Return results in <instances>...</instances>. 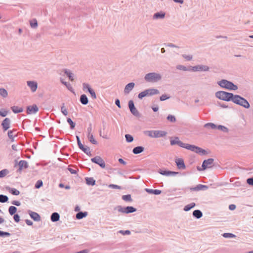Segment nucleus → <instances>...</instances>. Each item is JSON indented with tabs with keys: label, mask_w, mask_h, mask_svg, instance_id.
Listing matches in <instances>:
<instances>
[{
	"label": "nucleus",
	"mask_w": 253,
	"mask_h": 253,
	"mask_svg": "<svg viewBox=\"0 0 253 253\" xmlns=\"http://www.w3.org/2000/svg\"><path fill=\"white\" fill-rule=\"evenodd\" d=\"M170 144L172 146L177 145L180 147L184 148L197 154H202L203 155H207L208 154L205 150L203 149L200 147L194 145L183 143L182 141L179 140V139L178 137H175L173 139H171L170 140Z\"/></svg>",
	"instance_id": "obj_1"
},
{
	"label": "nucleus",
	"mask_w": 253,
	"mask_h": 253,
	"mask_svg": "<svg viewBox=\"0 0 253 253\" xmlns=\"http://www.w3.org/2000/svg\"><path fill=\"white\" fill-rule=\"evenodd\" d=\"M215 97L220 100L225 101H233L235 95L233 93L224 91H218L215 94Z\"/></svg>",
	"instance_id": "obj_2"
},
{
	"label": "nucleus",
	"mask_w": 253,
	"mask_h": 253,
	"mask_svg": "<svg viewBox=\"0 0 253 253\" xmlns=\"http://www.w3.org/2000/svg\"><path fill=\"white\" fill-rule=\"evenodd\" d=\"M144 80L148 83H157L162 80V76L159 73L151 72L145 75Z\"/></svg>",
	"instance_id": "obj_3"
},
{
	"label": "nucleus",
	"mask_w": 253,
	"mask_h": 253,
	"mask_svg": "<svg viewBox=\"0 0 253 253\" xmlns=\"http://www.w3.org/2000/svg\"><path fill=\"white\" fill-rule=\"evenodd\" d=\"M217 84L221 87L231 90H236L238 89L237 85L232 82L225 79H222L217 82Z\"/></svg>",
	"instance_id": "obj_4"
},
{
	"label": "nucleus",
	"mask_w": 253,
	"mask_h": 253,
	"mask_svg": "<svg viewBox=\"0 0 253 253\" xmlns=\"http://www.w3.org/2000/svg\"><path fill=\"white\" fill-rule=\"evenodd\" d=\"M233 102L246 109H248L250 107L249 102L245 98L239 95L236 94L235 95Z\"/></svg>",
	"instance_id": "obj_5"
},
{
	"label": "nucleus",
	"mask_w": 253,
	"mask_h": 253,
	"mask_svg": "<svg viewBox=\"0 0 253 253\" xmlns=\"http://www.w3.org/2000/svg\"><path fill=\"white\" fill-rule=\"evenodd\" d=\"M145 133L151 137L160 138L165 136L167 132L162 130H151L146 131Z\"/></svg>",
	"instance_id": "obj_6"
},
{
	"label": "nucleus",
	"mask_w": 253,
	"mask_h": 253,
	"mask_svg": "<svg viewBox=\"0 0 253 253\" xmlns=\"http://www.w3.org/2000/svg\"><path fill=\"white\" fill-rule=\"evenodd\" d=\"M213 162L214 159L212 158H209L207 160H205L203 162L202 168H201L200 167H197V169L199 171L205 170L207 168H211L213 166Z\"/></svg>",
	"instance_id": "obj_7"
},
{
	"label": "nucleus",
	"mask_w": 253,
	"mask_h": 253,
	"mask_svg": "<svg viewBox=\"0 0 253 253\" xmlns=\"http://www.w3.org/2000/svg\"><path fill=\"white\" fill-rule=\"evenodd\" d=\"M204 127L205 128H211V129H215L217 128L219 130H220L225 132H228L229 131V129L227 127L225 126L222 125H218L216 126L213 123H208L204 125Z\"/></svg>",
	"instance_id": "obj_8"
},
{
	"label": "nucleus",
	"mask_w": 253,
	"mask_h": 253,
	"mask_svg": "<svg viewBox=\"0 0 253 253\" xmlns=\"http://www.w3.org/2000/svg\"><path fill=\"white\" fill-rule=\"evenodd\" d=\"M91 161L93 163L98 165L101 168H105V162L100 156H97L91 158Z\"/></svg>",
	"instance_id": "obj_9"
},
{
	"label": "nucleus",
	"mask_w": 253,
	"mask_h": 253,
	"mask_svg": "<svg viewBox=\"0 0 253 253\" xmlns=\"http://www.w3.org/2000/svg\"><path fill=\"white\" fill-rule=\"evenodd\" d=\"M128 107L130 112L135 117H139L140 113L135 108L134 102L132 100H129L128 101Z\"/></svg>",
	"instance_id": "obj_10"
},
{
	"label": "nucleus",
	"mask_w": 253,
	"mask_h": 253,
	"mask_svg": "<svg viewBox=\"0 0 253 253\" xmlns=\"http://www.w3.org/2000/svg\"><path fill=\"white\" fill-rule=\"evenodd\" d=\"M190 68H191V70L193 72L201 71H208L210 69V68L208 66L204 65H198L193 67L190 66Z\"/></svg>",
	"instance_id": "obj_11"
},
{
	"label": "nucleus",
	"mask_w": 253,
	"mask_h": 253,
	"mask_svg": "<svg viewBox=\"0 0 253 253\" xmlns=\"http://www.w3.org/2000/svg\"><path fill=\"white\" fill-rule=\"evenodd\" d=\"M15 162L16 163L14 167H16L17 165L18 166V171H21L23 169H26L28 167V164L26 161L21 160L18 163L16 161Z\"/></svg>",
	"instance_id": "obj_12"
},
{
	"label": "nucleus",
	"mask_w": 253,
	"mask_h": 253,
	"mask_svg": "<svg viewBox=\"0 0 253 253\" xmlns=\"http://www.w3.org/2000/svg\"><path fill=\"white\" fill-rule=\"evenodd\" d=\"M11 121L9 118H5L1 123V126L3 131H6L10 126Z\"/></svg>",
	"instance_id": "obj_13"
},
{
	"label": "nucleus",
	"mask_w": 253,
	"mask_h": 253,
	"mask_svg": "<svg viewBox=\"0 0 253 253\" xmlns=\"http://www.w3.org/2000/svg\"><path fill=\"white\" fill-rule=\"evenodd\" d=\"M28 214L35 221H40L41 220L40 215L37 212L29 210L28 211Z\"/></svg>",
	"instance_id": "obj_14"
},
{
	"label": "nucleus",
	"mask_w": 253,
	"mask_h": 253,
	"mask_svg": "<svg viewBox=\"0 0 253 253\" xmlns=\"http://www.w3.org/2000/svg\"><path fill=\"white\" fill-rule=\"evenodd\" d=\"M175 162L177 166V167L179 169H184L186 167L184 162V161L181 158H177L175 159Z\"/></svg>",
	"instance_id": "obj_15"
},
{
	"label": "nucleus",
	"mask_w": 253,
	"mask_h": 253,
	"mask_svg": "<svg viewBox=\"0 0 253 253\" xmlns=\"http://www.w3.org/2000/svg\"><path fill=\"white\" fill-rule=\"evenodd\" d=\"M39 110L38 107L36 105H33L32 106H28L27 107V113L28 114H35Z\"/></svg>",
	"instance_id": "obj_16"
},
{
	"label": "nucleus",
	"mask_w": 253,
	"mask_h": 253,
	"mask_svg": "<svg viewBox=\"0 0 253 253\" xmlns=\"http://www.w3.org/2000/svg\"><path fill=\"white\" fill-rule=\"evenodd\" d=\"M27 84L32 92H35L37 90L38 87L37 82L34 81H27Z\"/></svg>",
	"instance_id": "obj_17"
},
{
	"label": "nucleus",
	"mask_w": 253,
	"mask_h": 253,
	"mask_svg": "<svg viewBox=\"0 0 253 253\" xmlns=\"http://www.w3.org/2000/svg\"><path fill=\"white\" fill-rule=\"evenodd\" d=\"M135 84L134 83H129L127 84L124 89L125 94H128L134 87Z\"/></svg>",
	"instance_id": "obj_18"
},
{
	"label": "nucleus",
	"mask_w": 253,
	"mask_h": 253,
	"mask_svg": "<svg viewBox=\"0 0 253 253\" xmlns=\"http://www.w3.org/2000/svg\"><path fill=\"white\" fill-rule=\"evenodd\" d=\"M208 188L207 185L202 184H198L195 187L190 188V189L192 191H200V190H206Z\"/></svg>",
	"instance_id": "obj_19"
},
{
	"label": "nucleus",
	"mask_w": 253,
	"mask_h": 253,
	"mask_svg": "<svg viewBox=\"0 0 253 253\" xmlns=\"http://www.w3.org/2000/svg\"><path fill=\"white\" fill-rule=\"evenodd\" d=\"M79 147L81 149L84 153L87 155H91L90 148L88 147H84L81 142L78 144Z\"/></svg>",
	"instance_id": "obj_20"
},
{
	"label": "nucleus",
	"mask_w": 253,
	"mask_h": 253,
	"mask_svg": "<svg viewBox=\"0 0 253 253\" xmlns=\"http://www.w3.org/2000/svg\"><path fill=\"white\" fill-rule=\"evenodd\" d=\"M5 189L7 191H8L9 193H10L11 194L13 195L17 196L20 194L19 191L15 188H11L9 186H7L5 187Z\"/></svg>",
	"instance_id": "obj_21"
},
{
	"label": "nucleus",
	"mask_w": 253,
	"mask_h": 253,
	"mask_svg": "<svg viewBox=\"0 0 253 253\" xmlns=\"http://www.w3.org/2000/svg\"><path fill=\"white\" fill-rule=\"evenodd\" d=\"M145 191L149 194H154V195H159L162 193L161 190L158 189H151L146 188Z\"/></svg>",
	"instance_id": "obj_22"
},
{
	"label": "nucleus",
	"mask_w": 253,
	"mask_h": 253,
	"mask_svg": "<svg viewBox=\"0 0 253 253\" xmlns=\"http://www.w3.org/2000/svg\"><path fill=\"white\" fill-rule=\"evenodd\" d=\"M165 16V13L162 11L155 13L153 15L154 19H163Z\"/></svg>",
	"instance_id": "obj_23"
},
{
	"label": "nucleus",
	"mask_w": 253,
	"mask_h": 253,
	"mask_svg": "<svg viewBox=\"0 0 253 253\" xmlns=\"http://www.w3.org/2000/svg\"><path fill=\"white\" fill-rule=\"evenodd\" d=\"M60 215L58 213L54 212L52 213L50 216V219L52 222H56L59 220Z\"/></svg>",
	"instance_id": "obj_24"
},
{
	"label": "nucleus",
	"mask_w": 253,
	"mask_h": 253,
	"mask_svg": "<svg viewBox=\"0 0 253 253\" xmlns=\"http://www.w3.org/2000/svg\"><path fill=\"white\" fill-rule=\"evenodd\" d=\"M144 150V148L143 147L139 146L134 147L132 150V152L134 154H140V153H142V152H143Z\"/></svg>",
	"instance_id": "obj_25"
},
{
	"label": "nucleus",
	"mask_w": 253,
	"mask_h": 253,
	"mask_svg": "<svg viewBox=\"0 0 253 253\" xmlns=\"http://www.w3.org/2000/svg\"><path fill=\"white\" fill-rule=\"evenodd\" d=\"M15 132V129L10 130L8 131V136L9 138L11 140V141L12 142L14 141V137L16 136Z\"/></svg>",
	"instance_id": "obj_26"
},
{
	"label": "nucleus",
	"mask_w": 253,
	"mask_h": 253,
	"mask_svg": "<svg viewBox=\"0 0 253 253\" xmlns=\"http://www.w3.org/2000/svg\"><path fill=\"white\" fill-rule=\"evenodd\" d=\"M87 215V212L86 211H79L76 215V217L78 219H81L84 217H85Z\"/></svg>",
	"instance_id": "obj_27"
},
{
	"label": "nucleus",
	"mask_w": 253,
	"mask_h": 253,
	"mask_svg": "<svg viewBox=\"0 0 253 253\" xmlns=\"http://www.w3.org/2000/svg\"><path fill=\"white\" fill-rule=\"evenodd\" d=\"M85 182L87 185L93 186L95 184V180L93 177H85Z\"/></svg>",
	"instance_id": "obj_28"
},
{
	"label": "nucleus",
	"mask_w": 253,
	"mask_h": 253,
	"mask_svg": "<svg viewBox=\"0 0 253 253\" xmlns=\"http://www.w3.org/2000/svg\"><path fill=\"white\" fill-rule=\"evenodd\" d=\"M80 101L83 105H86L88 102V98L85 94L81 95Z\"/></svg>",
	"instance_id": "obj_29"
},
{
	"label": "nucleus",
	"mask_w": 253,
	"mask_h": 253,
	"mask_svg": "<svg viewBox=\"0 0 253 253\" xmlns=\"http://www.w3.org/2000/svg\"><path fill=\"white\" fill-rule=\"evenodd\" d=\"M193 216L197 219H199L203 216V213L200 210H196L193 211Z\"/></svg>",
	"instance_id": "obj_30"
},
{
	"label": "nucleus",
	"mask_w": 253,
	"mask_h": 253,
	"mask_svg": "<svg viewBox=\"0 0 253 253\" xmlns=\"http://www.w3.org/2000/svg\"><path fill=\"white\" fill-rule=\"evenodd\" d=\"M64 74L69 78L71 81H74V74L68 69L64 70Z\"/></svg>",
	"instance_id": "obj_31"
},
{
	"label": "nucleus",
	"mask_w": 253,
	"mask_h": 253,
	"mask_svg": "<svg viewBox=\"0 0 253 253\" xmlns=\"http://www.w3.org/2000/svg\"><path fill=\"white\" fill-rule=\"evenodd\" d=\"M126 207H123L122 206H117L114 208V210H117L119 212L126 213Z\"/></svg>",
	"instance_id": "obj_32"
},
{
	"label": "nucleus",
	"mask_w": 253,
	"mask_h": 253,
	"mask_svg": "<svg viewBox=\"0 0 253 253\" xmlns=\"http://www.w3.org/2000/svg\"><path fill=\"white\" fill-rule=\"evenodd\" d=\"M11 109L13 111V112L15 114L21 113L23 111V109L22 107H18V106H13L11 107Z\"/></svg>",
	"instance_id": "obj_33"
},
{
	"label": "nucleus",
	"mask_w": 253,
	"mask_h": 253,
	"mask_svg": "<svg viewBox=\"0 0 253 253\" xmlns=\"http://www.w3.org/2000/svg\"><path fill=\"white\" fill-rule=\"evenodd\" d=\"M195 206H196L195 203H191L189 204L186 205L184 207L183 210L185 211H190L191 209H192V208H193L194 207H195Z\"/></svg>",
	"instance_id": "obj_34"
},
{
	"label": "nucleus",
	"mask_w": 253,
	"mask_h": 253,
	"mask_svg": "<svg viewBox=\"0 0 253 253\" xmlns=\"http://www.w3.org/2000/svg\"><path fill=\"white\" fill-rule=\"evenodd\" d=\"M126 214L133 213L134 212H135L137 211L136 208H135L132 206L126 207Z\"/></svg>",
	"instance_id": "obj_35"
},
{
	"label": "nucleus",
	"mask_w": 253,
	"mask_h": 253,
	"mask_svg": "<svg viewBox=\"0 0 253 253\" xmlns=\"http://www.w3.org/2000/svg\"><path fill=\"white\" fill-rule=\"evenodd\" d=\"M30 25L31 28L35 29L38 27V22L36 19H33L30 21Z\"/></svg>",
	"instance_id": "obj_36"
},
{
	"label": "nucleus",
	"mask_w": 253,
	"mask_h": 253,
	"mask_svg": "<svg viewBox=\"0 0 253 253\" xmlns=\"http://www.w3.org/2000/svg\"><path fill=\"white\" fill-rule=\"evenodd\" d=\"M150 95L152 96L155 94H159V90L156 88H149Z\"/></svg>",
	"instance_id": "obj_37"
},
{
	"label": "nucleus",
	"mask_w": 253,
	"mask_h": 253,
	"mask_svg": "<svg viewBox=\"0 0 253 253\" xmlns=\"http://www.w3.org/2000/svg\"><path fill=\"white\" fill-rule=\"evenodd\" d=\"M17 211V208L14 206H10L9 207L8 211L10 215H12L15 213Z\"/></svg>",
	"instance_id": "obj_38"
},
{
	"label": "nucleus",
	"mask_w": 253,
	"mask_h": 253,
	"mask_svg": "<svg viewBox=\"0 0 253 253\" xmlns=\"http://www.w3.org/2000/svg\"><path fill=\"white\" fill-rule=\"evenodd\" d=\"M122 198L124 201L126 202H131L132 201L130 194L123 195Z\"/></svg>",
	"instance_id": "obj_39"
},
{
	"label": "nucleus",
	"mask_w": 253,
	"mask_h": 253,
	"mask_svg": "<svg viewBox=\"0 0 253 253\" xmlns=\"http://www.w3.org/2000/svg\"><path fill=\"white\" fill-rule=\"evenodd\" d=\"M8 93L6 89L3 88H0V95L2 97L5 98L7 96Z\"/></svg>",
	"instance_id": "obj_40"
},
{
	"label": "nucleus",
	"mask_w": 253,
	"mask_h": 253,
	"mask_svg": "<svg viewBox=\"0 0 253 253\" xmlns=\"http://www.w3.org/2000/svg\"><path fill=\"white\" fill-rule=\"evenodd\" d=\"M167 119L170 123H174L176 122V118L172 115H169L167 117Z\"/></svg>",
	"instance_id": "obj_41"
},
{
	"label": "nucleus",
	"mask_w": 253,
	"mask_h": 253,
	"mask_svg": "<svg viewBox=\"0 0 253 253\" xmlns=\"http://www.w3.org/2000/svg\"><path fill=\"white\" fill-rule=\"evenodd\" d=\"M8 200V198L7 196L0 194V202L4 203L7 202Z\"/></svg>",
	"instance_id": "obj_42"
},
{
	"label": "nucleus",
	"mask_w": 253,
	"mask_h": 253,
	"mask_svg": "<svg viewBox=\"0 0 253 253\" xmlns=\"http://www.w3.org/2000/svg\"><path fill=\"white\" fill-rule=\"evenodd\" d=\"M87 137L89 141L93 144H96L97 143V141L94 138L93 134L87 135Z\"/></svg>",
	"instance_id": "obj_43"
},
{
	"label": "nucleus",
	"mask_w": 253,
	"mask_h": 253,
	"mask_svg": "<svg viewBox=\"0 0 253 253\" xmlns=\"http://www.w3.org/2000/svg\"><path fill=\"white\" fill-rule=\"evenodd\" d=\"M176 68L177 70H182V71H189V70H191V69H188L186 67H185V66H184L183 65H177L176 67Z\"/></svg>",
	"instance_id": "obj_44"
},
{
	"label": "nucleus",
	"mask_w": 253,
	"mask_h": 253,
	"mask_svg": "<svg viewBox=\"0 0 253 253\" xmlns=\"http://www.w3.org/2000/svg\"><path fill=\"white\" fill-rule=\"evenodd\" d=\"M67 121L70 125V128L72 129H74L75 127L76 124L73 122L71 118H67Z\"/></svg>",
	"instance_id": "obj_45"
},
{
	"label": "nucleus",
	"mask_w": 253,
	"mask_h": 253,
	"mask_svg": "<svg viewBox=\"0 0 253 253\" xmlns=\"http://www.w3.org/2000/svg\"><path fill=\"white\" fill-rule=\"evenodd\" d=\"M158 172L160 174L165 176H169V170H162L160 169L158 171Z\"/></svg>",
	"instance_id": "obj_46"
},
{
	"label": "nucleus",
	"mask_w": 253,
	"mask_h": 253,
	"mask_svg": "<svg viewBox=\"0 0 253 253\" xmlns=\"http://www.w3.org/2000/svg\"><path fill=\"white\" fill-rule=\"evenodd\" d=\"M125 137H126V142H127L128 143L132 142L133 140V136L130 134H126Z\"/></svg>",
	"instance_id": "obj_47"
},
{
	"label": "nucleus",
	"mask_w": 253,
	"mask_h": 253,
	"mask_svg": "<svg viewBox=\"0 0 253 253\" xmlns=\"http://www.w3.org/2000/svg\"><path fill=\"white\" fill-rule=\"evenodd\" d=\"M9 172L6 169H4L0 171V178L4 177Z\"/></svg>",
	"instance_id": "obj_48"
},
{
	"label": "nucleus",
	"mask_w": 253,
	"mask_h": 253,
	"mask_svg": "<svg viewBox=\"0 0 253 253\" xmlns=\"http://www.w3.org/2000/svg\"><path fill=\"white\" fill-rule=\"evenodd\" d=\"M223 237L226 238H232L235 237V235L232 233H225L222 235Z\"/></svg>",
	"instance_id": "obj_49"
},
{
	"label": "nucleus",
	"mask_w": 253,
	"mask_h": 253,
	"mask_svg": "<svg viewBox=\"0 0 253 253\" xmlns=\"http://www.w3.org/2000/svg\"><path fill=\"white\" fill-rule=\"evenodd\" d=\"M42 185H43V182H42V180H39L36 182V183L35 185V187L36 189H39L40 187H41L42 186Z\"/></svg>",
	"instance_id": "obj_50"
},
{
	"label": "nucleus",
	"mask_w": 253,
	"mask_h": 253,
	"mask_svg": "<svg viewBox=\"0 0 253 253\" xmlns=\"http://www.w3.org/2000/svg\"><path fill=\"white\" fill-rule=\"evenodd\" d=\"M61 111L64 115L67 116L68 115V111L64 106V103H63V105L61 107Z\"/></svg>",
	"instance_id": "obj_51"
},
{
	"label": "nucleus",
	"mask_w": 253,
	"mask_h": 253,
	"mask_svg": "<svg viewBox=\"0 0 253 253\" xmlns=\"http://www.w3.org/2000/svg\"><path fill=\"white\" fill-rule=\"evenodd\" d=\"M182 56L187 61H191L193 58L192 55H191L182 54Z\"/></svg>",
	"instance_id": "obj_52"
},
{
	"label": "nucleus",
	"mask_w": 253,
	"mask_h": 253,
	"mask_svg": "<svg viewBox=\"0 0 253 253\" xmlns=\"http://www.w3.org/2000/svg\"><path fill=\"white\" fill-rule=\"evenodd\" d=\"M88 91L90 94V95L93 99H95L96 98L95 92L92 88L89 89Z\"/></svg>",
	"instance_id": "obj_53"
},
{
	"label": "nucleus",
	"mask_w": 253,
	"mask_h": 253,
	"mask_svg": "<svg viewBox=\"0 0 253 253\" xmlns=\"http://www.w3.org/2000/svg\"><path fill=\"white\" fill-rule=\"evenodd\" d=\"M10 234L9 232H4L0 230V237H9Z\"/></svg>",
	"instance_id": "obj_54"
},
{
	"label": "nucleus",
	"mask_w": 253,
	"mask_h": 253,
	"mask_svg": "<svg viewBox=\"0 0 253 253\" xmlns=\"http://www.w3.org/2000/svg\"><path fill=\"white\" fill-rule=\"evenodd\" d=\"M170 98V96H168L167 94H163L162 96L160 97V100L162 101H165L167 99H168Z\"/></svg>",
	"instance_id": "obj_55"
},
{
	"label": "nucleus",
	"mask_w": 253,
	"mask_h": 253,
	"mask_svg": "<svg viewBox=\"0 0 253 253\" xmlns=\"http://www.w3.org/2000/svg\"><path fill=\"white\" fill-rule=\"evenodd\" d=\"M164 45L166 46L170 47H175V48H179V47L173 43H165Z\"/></svg>",
	"instance_id": "obj_56"
},
{
	"label": "nucleus",
	"mask_w": 253,
	"mask_h": 253,
	"mask_svg": "<svg viewBox=\"0 0 253 253\" xmlns=\"http://www.w3.org/2000/svg\"><path fill=\"white\" fill-rule=\"evenodd\" d=\"M146 96L144 90L139 93L138 95V97L140 99H142L143 97Z\"/></svg>",
	"instance_id": "obj_57"
},
{
	"label": "nucleus",
	"mask_w": 253,
	"mask_h": 253,
	"mask_svg": "<svg viewBox=\"0 0 253 253\" xmlns=\"http://www.w3.org/2000/svg\"><path fill=\"white\" fill-rule=\"evenodd\" d=\"M83 86L84 90H85V89H86L87 90V91H88L89 89H91L90 85L88 84H86V83H83Z\"/></svg>",
	"instance_id": "obj_58"
},
{
	"label": "nucleus",
	"mask_w": 253,
	"mask_h": 253,
	"mask_svg": "<svg viewBox=\"0 0 253 253\" xmlns=\"http://www.w3.org/2000/svg\"><path fill=\"white\" fill-rule=\"evenodd\" d=\"M247 183L251 186H253V176L247 179Z\"/></svg>",
	"instance_id": "obj_59"
},
{
	"label": "nucleus",
	"mask_w": 253,
	"mask_h": 253,
	"mask_svg": "<svg viewBox=\"0 0 253 253\" xmlns=\"http://www.w3.org/2000/svg\"><path fill=\"white\" fill-rule=\"evenodd\" d=\"M120 233L122 234L125 235H129L130 234V231L129 230H120L119 231Z\"/></svg>",
	"instance_id": "obj_60"
},
{
	"label": "nucleus",
	"mask_w": 253,
	"mask_h": 253,
	"mask_svg": "<svg viewBox=\"0 0 253 253\" xmlns=\"http://www.w3.org/2000/svg\"><path fill=\"white\" fill-rule=\"evenodd\" d=\"M13 219L16 222H18L20 221V217L18 214H13Z\"/></svg>",
	"instance_id": "obj_61"
},
{
	"label": "nucleus",
	"mask_w": 253,
	"mask_h": 253,
	"mask_svg": "<svg viewBox=\"0 0 253 253\" xmlns=\"http://www.w3.org/2000/svg\"><path fill=\"white\" fill-rule=\"evenodd\" d=\"M109 187L110 188H112L113 189H121V186H118L117 185H115V184H110V185H109Z\"/></svg>",
	"instance_id": "obj_62"
},
{
	"label": "nucleus",
	"mask_w": 253,
	"mask_h": 253,
	"mask_svg": "<svg viewBox=\"0 0 253 253\" xmlns=\"http://www.w3.org/2000/svg\"><path fill=\"white\" fill-rule=\"evenodd\" d=\"M7 115V111L3 110H0V116L3 117H5Z\"/></svg>",
	"instance_id": "obj_63"
},
{
	"label": "nucleus",
	"mask_w": 253,
	"mask_h": 253,
	"mask_svg": "<svg viewBox=\"0 0 253 253\" xmlns=\"http://www.w3.org/2000/svg\"><path fill=\"white\" fill-rule=\"evenodd\" d=\"M11 204L16 206H19L21 205V203L18 201H13L11 202Z\"/></svg>",
	"instance_id": "obj_64"
}]
</instances>
